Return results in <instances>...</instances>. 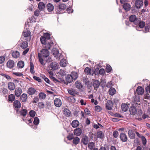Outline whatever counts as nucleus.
<instances>
[{
    "label": "nucleus",
    "instance_id": "c756f323",
    "mask_svg": "<svg viewBox=\"0 0 150 150\" xmlns=\"http://www.w3.org/2000/svg\"><path fill=\"white\" fill-rule=\"evenodd\" d=\"M122 110L125 112L128 109V105L126 104H122L121 106Z\"/></svg>",
    "mask_w": 150,
    "mask_h": 150
},
{
    "label": "nucleus",
    "instance_id": "6e6552de",
    "mask_svg": "<svg viewBox=\"0 0 150 150\" xmlns=\"http://www.w3.org/2000/svg\"><path fill=\"white\" fill-rule=\"evenodd\" d=\"M13 107L15 109L20 108L21 107V104L19 101L16 100L13 103Z\"/></svg>",
    "mask_w": 150,
    "mask_h": 150
},
{
    "label": "nucleus",
    "instance_id": "de8ad7c7",
    "mask_svg": "<svg viewBox=\"0 0 150 150\" xmlns=\"http://www.w3.org/2000/svg\"><path fill=\"white\" fill-rule=\"evenodd\" d=\"M7 66H14V62L13 61L9 60L6 63Z\"/></svg>",
    "mask_w": 150,
    "mask_h": 150
},
{
    "label": "nucleus",
    "instance_id": "cd10ccee",
    "mask_svg": "<svg viewBox=\"0 0 150 150\" xmlns=\"http://www.w3.org/2000/svg\"><path fill=\"white\" fill-rule=\"evenodd\" d=\"M21 99L23 102H25L27 98V94L23 93L21 96Z\"/></svg>",
    "mask_w": 150,
    "mask_h": 150
},
{
    "label": "nucleus",
    "instance_id": "423d86ee",
    "mask_svg": "<svg viewBox=\"0 0 150 150\" xmlns=\"http://www.w3.org/2000/svg\"><path fill=\"white\" fill-rule=\"evenodd\" d=\"M129 21L131 22H133L135 25H137L139 19L137 18L135 15H131L129 17Z\"/></svg>",
    "mask_w": 150,
    "mask_h": 150
},
{
    "label": "nucleus",
    "instance_id": "f704fd0d",
    "mask_svg": "<svg viewBox=\"0 0 150 150\" xmlns=\"http://www.w3.org/2000/svg\"><path fill=\"white\" fill-rule=\"evenodd\" d=\"M27 110L26 109H23L20 112V115L23 117H25L27 114Z\"/></svg>",
    "mask_w": 150,
    "mask_h": 150
},
{
    "label": "nucleus",
    "instance_id": "aec40b11",
    "mask_svg": "<svg viewBox=\"0 0 150 150\" xmlns=\"http://www.w3.org/2000/svg\"><path fill=\"white\" fill-rule=\"evenodd\" d=\"M36 91V90L33 88H30L28 90V93L30 95L34 94Z\"/></svg>",
    "mask_w": 150,
    "mask_h": 150
},
{
    "label": "nucleus",
    "instance_id": "20e7f679",
    "mask_svg": "<svg viewBox=\"0 0 150 150\" xmlns=\"http://www.w3.org/2000/svg\"><path fill=\"white\" fill-rule=\"evenodd\" d=\"M24 67V66H19V67L18 68V67H16V66H6L5 69L6 71H10L15 69L17 70L18 69H19V68H23Z\"/></svg>",
    "mask_w": 150,
    "mask_h": 150
},
{
    "label": "nucleus",
    "instance_id": "b1692460",
    "mask_svg": "<svg viewBox=\"0 0 150 150\" xmlns=\"http://www.w3.org/2000/svg\"><path fill=\"white\" fill-rule=\"evenodd\" d=\"M79 125V122L76 120L73 121L71 123V125L72 127L74 128L77 127Z\"/></svg>",
    "mask_w": 150,
    "mask_h": 150
},
{
    "label": "nucleus",
    "instance_id": "393cba45",
    "mask_svg": "<svg viewBox=\"0 0 150 150\" xmlns=\"http://www.w3.org/2000/svg\"><path fill=\"white\" fill-rule=\"evenodd\" d=\"M45 5L43 2H39L38 4V8L40 11H42L45 8Z\"/></svg>",
    "mask_w": 150,
    "mask_h": 150
},
{
    "label": "nucleus",
    "instance_id": "a878e982",
    "mask_svg": "<svg viewBox=\"0 0 150 150\" xmlns=\"http://www.w3.org/2000/svg\"><path fill=\"white\" fill-rule=\"evenodd\" d=\"M28 46V44L26 41L23 42L22 43H21L20 45L21 47L23 49L27 48Z\"/></svg>",
    "mask_w": 150,
    "mask_h": 150
},
{
    "label": "nucleus",
    "instance_id": "4c0bfd02",
    "mask_svg": "<svg viewBox=\"0 0 150 150\" xmlns=\"http://www.w3.org/2000/svg\"><path fill=\"white\" fill-rule=\"evenodd\" d=\"M68 64L67 61L65 59H62L60 62V66H66Z\"/></svg>",
    "mask_w": 150,
    "mask_h": 150
},
{
    "label": "nucleus",
    "instance_id": "5701e85b",
    "mask_svg": "<svg viewBox=\"0 0 150 150\" xmlns=\"http://www.w3.org/2000/svg\"><path fill=\"white\" fill-rule=\"evenodd\" d=\"M82 142L84 145L88 144V138L86 136H83L82 139Z\"/></svg>",
    "mask_w": 150,
    "mask_h": 150
},
{
    "label": "nucleus",
    "instance_id": "864d4df0",
    "mask_svg": "<svg viewBox=\"0 0 150 150\" xmlns=\"http://www.w3.org/2000/svg\"><path fill=\"white\" fill-rule=\"evenodd\" d=\"M35 112L33 110H30L29 112L30 115L32 117H33L35 116Z\"/></svg>",
    "mask_w": 150,
    "mask_h": 150
},
{
    "label": "nucleus",
    "instance_id": "a211bd4d",
    "mask_svg": "<svg viewBox=\"0 0 150 150\" xmlns=\"http://www.w3.org/2000/svg\"><path fill=\"white\" fill-rule=\"evenodd\" d=\"M50 78L55 83H62L63 82H64V80L62 79H59V80H57L56 79L55 77L52 76H50Z\"/></svg>",
    "mask_w": 150,
    "mask_h": 150
},
{
    "label": "nucleus",
    "instance_id": "4d7b16f0",
    "mask_svg": "<svg viewBox=\"0 0 150 150\" xmlns=\"http://www.w3.org/2000/svg\"><path fill=\"white\" fill-rule=\"evenodd\" d=\"M5 58L4 56H0V64L4 63L5 61Z\"/></svg>",
    "mask_w": 150,
    "mask_h": 150
},
{
    "label": "nucleus",
    "instance_id": "2f4dec72",
    "mask_svg": "<svg viewBox=\"0 0 150 150\" xmlns=\"http://www.w3.org/2000/svg\"><path fill=\"white\" fill-rule=\"evenodd\" d=\"M12 55L13 57L16 58L19 56L20 54L18 52L16 51L12 53Z\"/></svg>",
    "mask_w": 150,
    "mask_h": 150
},
{
    "label": "nucleus",
    "instance_id": "338daca9",
    "mask_svg": "<svg viewBox=\"0 0 150 150\" xmlns=\"http://www.w3.org/2000/svg\"><path fill=\"white\" fill-rule=\"evenodd\" d=\"M33 78L39 82H41V79L39 77H38L36 76H33Z\"/></svg>",
    "mask_w": 150,
    "mask_h": 150
},
{
    "label": "nucleus",
    "instance_id": "680f3d73",
    "mask_svg": "<svg viewBox=\"0 0 150 150\" xmlns=\"http://www.w3.org/2000/svg\"><path fill=\"white\" fill-rule=\"evenodd\" d=\"M2 76H4L5 78H6L8 80H10L11 79V77L7 75L4 74H1Z\"/></svg>",
    "mask_w": 150,
    "mask_h": 150
},
{
    "label": "nucleus",
    "instance_id": "8fccbe9b",
    "mask_svg": "<svg viewBox=\"0 0 150 150\" xmlns=\"http://www.w3.org/2000/svg\"><path fill=\"white\" fill-rule=\"evenodd\" d=\"M58 74L61 76H64L66 74L65 71L64 69H60L58 72Z\"/></svg>",
    "mask_w": 150,
    "mask_h": 150
},
{
    "label": "nucleus",
    "instance_id": "f257e3e1",
    "mask_svg": "<svg viewBox=\"0 0 150 150\" xmlns=\"http://www.w3.org/2000/svg\"><path fill=\"white\" fill-rule=\"evenodd\" d=\"M40 40L41 43L45 45V47L46 48L49 49L53 45L54 43L52 42H50L43 36L41 37Z\"/></svg>",
    "mask_w": 150,
    "mask_h": 150
},
{
    "label": "nucleus",
    "instance_id": "e2e57ef3",
    "mask_svg": "<svg viewBox=\"0 0 150 150\" xmlns=\"http://www.w3.org/2000/svg\"><path fill=\"white\" fill-rule=\"evenodd\" d=\"M74 135L72 134H69L67 137V138L69 140H71L74 139Z\"/></svg>",
    "mask_w": 150,
    "mask_h": 150
},
{
    "label": "nucleus",
    "instance_id": "774afa93",
    "mask_svg": "<svg viewBox=\"0 0 150 150\" xmlns=\"http://www.w3.org/2000/svg\"><path fill=\"white\" fill-rule=\"evenodd\" d=\"M112 86V82L111 81L108 82L107 85L106 86L108 88H110Z\"/></svg>",
    "mask_w": 150,
    "mask_h": 150
},
{
    "label": "nucleus",
    "instance_id": "5fc2aeb1",
    "mask_svg": "<svg viewBox=\"0 0 150 150\" xmlns=\"http://www.w3.org/2000/svg\"><path fill=\"white\" fill-rule=\"evenodd\" d=\"M112 70L111 66H106L105 71L107 73H109Z\"/></svg>",
    "mask_w": 150,
    "mask_h": 150
},
{
    "label": "nucleus",
    "instance_id": "ea45409f",
    "mask_svg": "<svg viewBox=\"0 0 150 150\" xmlns=\"http://www.w3.org/2000/svg\"><path fill=\"white\" fill-rule=\"evenodd\" d=\"M8 98L9 101L12 102L15 100V96L14 95L11 94L9 95Z\"/></svg>",
    "mask_w": 150,
    "mask_h": 150
},
{
    "label": "nucleus",
    "instance_id": "58836bf2",
    "mask_svg": "<svg viewBox=\"0 0 150 150\" xmlns=\"http://www.w3.org/2000/svg\"><path fill=\"white\" fill-rule=\"evenodd\" d=\"M137 23V24H139V27L140 28H143L145 25V22L143 21H140L139 19L138 22Z\"/></svg>",
    "mask_w": 150,
    "mask_h": 150
},
{
    "label": "nucleus",
    "instance_id": "412c9836",
    "mask_svg": "<svg viewBox=\"0 0 150 150\" xmlns=\"http://www.w3.org/2000/svg\"><path fill=\"white\" fill-rule=\"evenodd\" d=\"M47 9L49 12H51L54 9V7L53 5L49 3L47 6Z\"/></svg>",
    "mask_w": 150,
    "mask_h": 150
},
{
    "label": "nucleus",
    "instance_id": "69168bd1",
    "mask_svg": "<svg viewBox=\"0 0 150 150\" xmlns=\"http://www.w3.org/2000/svg\"><path fill=\"white\" fill-rule=\"evenodd\" d=\"M17 66H24V62L22 61H19L17 63Z\"/></svg>",
    "mask_w": 150,
    "mask_h": 150
},
{
    "label": "nucleus",
    "instance_id": "0e129e2a",
    "mask_svg": "<svg viewBox=\"0 0 150 150\" xmlns=\"http://www.w3.org/2000/svg\"><path fill=\"white\" fill-rule=\"evenodd\" d=\"M2 92L4 94L6 95L7 94L8 90L6 88H3L2 89Z\"/></svg>",
    "mask_w": 150,
    "mask_h": 150
},
{
    "label": "nucleus",
    "instance_id": "ddd939ff",
    "mask_svg": "<svg viewBox=\"0 0 150 150\" xmlns=\"http://www.w3.org/2000/svg\"><path fill=\"white\" fill-rule=\"evenodd\" d=\"M128 134L129 137L131 139H134L135 138V134L134 131L129 129L128 131Z\"/></svg>",
    "mask_w": 150,
    "mask_h": 150
},
{
    "label": "nucleus",
    "instance_id": "f3484780",
    "mask_svg": "<svg viewBox=\"0 0 150 150\" xmlns=\"http://www.w3.org/2000/svg\"><path fill=\"white\" fill-rule=\"evenodd\" d=\"M129 111L130 114L133 115H135L137 112L136 108L135 107H130L129 109Z\"/></svg>",
    "mask_w": 150,
    "mask_h": 150
},
{
    "label": "nucleus",
    "instance_id": "9d476101",
    "mask_svg": "<svg viewBox=\"0 0 150 150\" xmlns=\"http://www.w3.org/2000/svg\"><path fill=\"white\" fill-rule=\"evenodd\" d=\"M113 104L111 100H108L106 104V107L108 110H111L112 108Z\"/></svg>",
    "mask_w": 150,
    "mask_h": 150
},
{
    "label": "nucleus",
    "instance_id": "49530a36",
    "mask_svg": "<svg viewBox=\"0 0 150 150\" xmlns=\"http://www.w3.org/2000/svg\"><path fill=\"white\" fill-rule=\"evenodd\" d=\"M44 37L46 38L47 40H48L50 42H51L50 40V35L48 33H46L44 34Z\"/></svg>",
    "mask_w": 150,
    "mask_h": 150
},
{
    "label": "nucleus",
    "instance_id": "09e8293b",
    "mask_svg": "<svg viewBox=\"0 0 150 150\" xmlns=\"http://www.w3.org/2000/svg\"><path fill=\"white\" fill-rule=\"evenodd\" d=\"M38 57L40 62L42 65H45L44 60L41 57L40 53L38 54Z\"/></svg>",
    "mask_w": 150,
    "mask_h": 150
},
{
    "label": "nucleus",
    "instance_id": "dca6fc26",
    "mask_svg": "<svg viewBox=\"0 0 150 150\" xmlns=\"http://www.w3.org/2000/svg\"><path fill=\"white\" fill-rule=\"evenodd\" d=\"M82 132V131L81 129L78 128L75 129L74 131V135L77 136H80Z\"/></svg>",
    "mask_w": 150,
    "mask_h": 150
},
{
    "label": "nucleus",
    "instance_id": "e433bc0d",
    "mask_svg": "<svg viewBox=\"0 0 150 150\" xmlns=\"http://www.w3.org/2000/svg\"><path fill=\"white\" fill-rule=\"evenodd\" d=\"M80 142V139L78 137H76L74 138L73 143L75 145L78 144Z\"/></svg>",
    "mask_w": 150,
    "mask_h": 150
},
{
    "label": "nucleus",
    "instance_id": "603ef678",
    "mask_svg": "<svg viewBox=\"0 0 150 150\" xmlns=\"http://www.w3.org/2000/svg\"><path fill=\"white\" fill-rule=\"evenodd\" d=\"M141 138L142 139L143 144L145 145L146 143V138L143 136H142Z\"/></svg>",
    "mask_w": 150,
    "mask_h": 150
},
{
    "label": "nucleus",
    "instance_id": "bb28decb",
    "mask_svg": "<svg viewBox=\"0 0 150 150\" xmlns=\"http://www.w3.org/2000/svg\"><path fill=\"white\" fill-rule=\"evenodd\" d=\"M75 85L76 87L78 89H81L83 87L81 83L78 81H76L75 82Z\"/></svg>",
    "mask_w": 150,
    "mask_h": 150
},
{
    "label": "nucleus",
    "instance_id": "1a4fd4ad",
    "mask_svg": "<svg viewBox=\"0 0 150 150\" xmlns=\"http://www.w3.org/2000/svg\"><path fill=\"white\" fill-rule=\"evenodd\" d=\"M120 138L121 140L123 142H125L127 141V137L126 134L123 133L120 134Z\"/></svg>",
    "mask_w": 150,
    "mask_h": 150
},
{
    "label": "nucleus",
    "instance_id": "13d9d810",
    "mask_svg": "<svg viewBox=\"0 0 150 150\" xmlns=\"http://www.w3.org/2000/svg\"><path fill=\"white\" fill-rule=\"evenodd\" d=\"M39 101V98L38 97H35L33 99V103H36Z\"/></svg>",
    "mask_w": 150,
    "mask_h": 150
},
{
    "label": "nucleus",
    "instance_id": "bf43d9fd",
    "mask_svg": "<svg viewBox=\"0 0 150 150\" xmlns=\"http://www.w3.org/2000/svg\"><path fill=\"white\" fill-rule=\"evenodd\" d=\"M44 104L42 102H39L38 103V106L40 108H43L44 107Z\"/></svg>",
    "mask_w": 150,
    "mask_h": 150
},
{
    "label": "nucleus",
    "instance_id": "4be33fe9",
    "mask_svg": "<svg viewBox=\"0 0 150 150\" xmlns=\"http://www.w3.org/2000/svg\"><path fill=\"white\" fill-rule=\"evenodd\" d=\"M64 115L66 117L70 116L71 114V111L67 108H65L63 111Z\"/></svg>",
    "mask_w": 150,
    "mask_h": 150
},
{
    "label": "nucleus",
    "instance_id": "37998d69",
    "mask_svg": "<svg viewBox=\"0 0 150 150\" xmlns=\"http://www.w3.org/2000/svg\"><path fill=\"white\" fill-rule=\"evenodd\" d=\"M67 90L69 93L70 95L73 96L75 95L76 93L75 91L73 89H68Z\"/></svg>",
    "mask_w": 150,
    "mask_h": 150
},
{
    "label": "nucleus",
    "instance_id": "f8f14e48",
    "mask_svg": "<svg viewBox=\"0 0 150 150\" xmlns=\"http://www.w3.org/2000/svg\"><path fill=\"white\" fill-rule=\"evenodd\" d=\"M54 103L55 106L58 107H60L62 104L61 100L59 98L55 99Z\"/></svg>",
    "mask_w": 150,
    "mask_h": 150
},
{
    "label": "nucleus",
    "instance_id": "473e14b6",
    "mask_svg": "<svg viewBox=\"0 0 150 150\" xmlns=\"http://www.w3.org/2000/svg\"><path fill=\"white\" fill-rule=\"evenodd\" d=\"M95 88H98L100 86V82L98 80H96L94 81L93 84Z\"/></svg>",
    "mask_w": 150,
    "mask_h": 150
},
{
    "label": "nucleus",
    "instance_id": "c03bdc74",
    "mask_svg": "<svg viewBox=\"0 0 150 150\" xmlns=\"http://www.w3.org/2000/svg\"><path fill=\"white\" fill-rule=\"evenodd\" d=\"M94 144L93 142H91L88 144V147L91 150H93L94 149Z\"/></svg>",
    "mask_w": 150,
    "mask_h": 150
},
{
    "label": "nucleus",
    "instance_id": "0eeeda50",
    "mask_svg": "<svg viewBox=\"0 0 150 150\" xmlns=\"http://www.w3.org/2000/svg\"><path fill=\"white\" fill-rule=\"evenodd\" d=\"M40 54V56L42 55L43 57H47L49 55L50 53L47 49H45L41 50Z\"/></svg>",
    "mask_w": 150,
    "mask_h": 150
},
{
    "label": "nucleus",
    "instance_id": "a18cd8bd",
    "mask_svg": "<svg viewBox=\"0 0 150 150\" xmlns=\"http://www.w3.org/2000/svg\"><path fill=\"white\" fill-rule=\"evenodd\" d=\"M84 72L87 74H91V70L90 68L87 67L85 69Z\"/></svg>",
    "mask_w": 150,
    "mask_h": 150
},
{
    "label": "nucleus",
    "instance_id": "6e6d98bb",
    "mask_svg": "<svg viewBox=\"0 0 150 150\" xmlns=\"http://www.w3.org/2000/svg\"><path fill=\"white\" fill-rule=\"evenodd\" d=\"M105 73V71L103 69H101L99 71V74L102 75H103Z\"/></svg>",
    "mask_w": 150,
    "mask_h": 150
},
{
    "label": "nucleus",
    "instance_id": "052dcab7",
    "mask_svg": "<svg viewBox=\"0 0 150 150\" xmlns=\"http://www.w3.org/2000/svg\"><path fill=\"white\" fill-rule=\"evenodd\" d=\"M95 110L98 112H100L101 110V108L99 106H95Z\"/></svg>",
    "mask_w": 150,
    "mask_h": 150
},
{
    "label": "nucleus",
    "instance_id": "2eb2a0df",
    "mask_svg": "<svg viewBox=\"0 0 150 150\" xmlns=\"http://www.w3.org/2000/svg\"><path fill=\"white\" fill-rule=\"evenodd\" d=\"M22 93V90L20 88H16L15 93L16 96L19 97Z\"/></svg>",
    "mask_w": 150,
    "mask_h": 150
},
{
    "label": "nucleus",
    "instance_id": "72a5a7b5",
    "mask_svg": "<svg viewBox=\"0 0 150 150\" xmlns=\"http://www.w3.org/2000/svg\"><path fill=\"white\" fill-rule=\"evenodd\" d=\"M123 6L124 9L127 11H129L130 8V6L127 3L124 4Z\"/></svg>",
    "mask_w": 150,
    "mask_h": 150
},
{
    "label": "nucleus",
    "instance_id": "c9c22d12",
    "mask_svg": "<svg viewBox=\"0 0 150 150\" xmlns=\"http://www.w3.org/2000/svg\"><path fill=\"white\" fill-rule=\"evenodd\" d=\"M116 90L115 88H111L109 90V94L111 96H112L115 94Z\"/></svg>",
    "mask_w": 150,
    "mask_h": 150
},
{
    "label": "nucleus",
    "instance_id": "a19ab883",
    "mask_svg": "<svg viewBox=\"0 0 150 150\" xmlns=\"http://www.w3.org/2000/svg\"><path fill=\"white\" fill-rule=\"evenodd\" d=\"M30 35V32L28 30L24 31L23 33V36L25 37H27L29 36Z\"/></svg>",
    "mask_w": 150,
    "mask_h": 150
},
{
    "label": "nucleus",
    "instance_id": "9b49d317",
    "mask_svg": "<svg viewBox=\"0 0 150 150\" xmlns=\"http://www.w3.org/2000/svg\"><path fill=\"white\" fill-rule=\"evenodd\" d=\"M143 5V1L142 0H137L135 3V5L137 8H140Z\"/></svg>",
    "mask_w": 150,
    "mask_h": 150
},
{
    "label": "nucleus",
    "instance_id": "f03ea898",
    "mask_svg": "<svg viewBox=\"0 0 150 150\" xmlns=\"http://www.w3.org/2000/svg\"><path fill=\"white\" fill-rule=\"evenodd\" d=\"M66 7L67 6L65 4L63 3L59 4V5L56 7L55 11L57 13H62Z\"/></svg>",
    "mask_w": 150,
    "mask_h": 150
},
{
    "label": "nucleus",
    "instance_id": "79ce46f5",
    "mask_svg": "<svg viewBox=\"0 0 150 150\" xmlns=\"http://www.w3.org/2000/svg\"><path fill=\"white\" fill-rule=\"evenodd\" d=\"M39 97L40 99H44L46 96V94L43 93L41 92L39 93Z\"/></svg>",
    "mask_w": 150,
    "mask_h": 150
},
{
    "label": "nucleus",
    "instance_id": "3c124183",
    "mask_svg": "<svg viewBox=\"0 0 150 150\" xmlns=\"http://www.w3.org/2000/svg\"><path fill=\"white\" fill-rule=\"evenodd\" d=\"M39 122V120L38 117H35L34 118L33 123L35 125H38Z\"/></svg>",
    "mask_w": 150,
    "mask_h": 150
},
{
    "label": "nucleus",
    "instance_id": "c85d7f7f",
    "mask_svg": "<svg viewBox=\"0 0 150 150\" xmlns=\"http://www.w3.org/2000/svg\"><path fill=\"white\" fill-rule=\"evenodd\" d=\"M72 77L73 79L74 80H76L78 78V75L77 73L75 72H72L70 74Z\"/></svg>",
    "mask_w": 150,
    "mask_h": 150
},
{
    "label": "nucleus",
    "instance_id": "6ab92c4d",
    "mask_svg": "<svg viewBox=\"0 0 150 150\" xmlns=\"http://www.w3.org/2000/svg\"><path fill=\"white\" fill-rule=\"evenodd\" d=\"M8 89L11 91L14 90L15 88V86L14 83L10 82L8 83Z\"/></svg>",
    "mask_w": 150,
    "mask_h": 150
},
{
    "label": "nucleus",
    "instance_id": "39448f33",
    "mask_svg": "<svg viewBox=\"0 0 150 150\" xmlns=\"http://www.w3.org/2000/svg\"><path fill=\"white\" fill-rule=\"evenodd\" d=\"M73 79L70 75H68L65 77V80L62 83L67 85L69 83H71L73 81Z\"/></svg>",
    "mask_w": 150,
    "mask_h": 150
},
{
    "label": "nucleus",
    "instance_id": "7ed1b4c3",
    "mask_svg": "<svg viewBox=\"0 0 150 150\" xmlns=\"http://www.w3.org/2000/svg\"><path fill=\"white\" fill-rule=\"evenodd\" d=\"M51 53L57 59H60V56L61 54L59 53L57 49L53 48L52 50Z\"/></svg>",
    "mask_w": 150,
    "mask_h": 150
},
{
    "label": "nucleus",
    "instance_id": "7c9ffc66",
    "mask_svg": "<svg viewBox=\"0 0 150 150\" xmlns=\"http://www.w3.org/2000/svg\"><path fill=\"white\" fill-rule=\"evenodd\" d=\"M97 137L100 139H103L104 137V134L101 131H98L97 133Z\"/></svg>",
    "mask_w": 150,
    "mask_h": 150
},
{
    "label": "nucleus",
    "instance_id": "4468645a",
    "mask_svg": "<svg viewBox=\"0 0 150 150\" xmlns=\"http://www.w3.org/2000/svg\"><path fill=\"white\" fill-rule=\"evenodd\" d=\"M137 94L139 95H142L144 91V89L141 86H138L136 90Z\"/></svg>",
    "mask_w": 150,
    "mask_h": 150
}]
</instances>
